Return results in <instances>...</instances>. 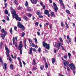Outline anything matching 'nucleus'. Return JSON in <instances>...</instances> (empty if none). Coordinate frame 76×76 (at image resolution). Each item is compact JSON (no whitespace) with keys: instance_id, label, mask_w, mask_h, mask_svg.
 <instances>
[{"instance_id":"nucleus-1","label":"nucleus","mask_w":76,"mask_h":76,"mask_svg":"<svg viewBox=\"0 0 76 76\" xmlns=\"http://www.w3.org/2000/svg\"><path fill=\"white\" fill-rule=\"evenodd\" d=\"M12 18L15 19V18L16 20H19V21H21V18L20 17H19L18 15L16 14V11L13 10L12 12Z\"/></svg>"},{"instance_id":"nucleus-2","label":"nucleus","mask_w":76,"mask_h":76,"mask_svg":"<svg viewBox=\"0 0 76 76\" xmlns=\"http://www.w3.org/2000/svg\"><path fill=\"white\" fill-rule=\"evenodd\" d=\"M23 47V45H22V41H20L19 46L18 47V49L19 50H20V54H22V48Z\"/></svg>"},{"instance_id":"nucleus-3","label":"nucleus","mask_w":76,"mask_h":76,"mask_svg":"<svg viewBox=\"0 0 76 76\" xmlns=\"http://www.w3.org/2000/svg\"><path fill=\"white\" fill-rule=\"evenodd\" d=\"M18 26L20 29H22L23 31L25 30V27L23 26V25L21 24L20 22H19L18 23Z\"/></svg>"},{"instance_id":"nucleus-4","label":"nucleus","mask_w":76,"mask_h":76,"mask_svg":"<svg viewBox=\"0 0 76 76\" xmlns=\"http://www.w3.org/2000/svg\"><path fill=\"white\" fill-rule=\"evenodd\" d=\"M69 67L72 70H75L76 67L75 66V64H70L69 65Z\"/></svg>"},{"instance_id":"nucleus-5","label":"nucleus","mask_w":76,"mask_h":76,"mask_svg":"<svg viewBox=\"0 0 76 76\" xmlns=\"http://www.w3.org/2000/svg\"><path fill=\"white\" fill-rule=\"evenodd\" d=\"M5 49L7 52L6 55L8 57H10L9 56V53H10L9 50V49H8V48L7 47V46H5Z\"/></svg>"},{"instance_id":"nucleus-6","label":"nucleus","mask_w":76,"mask_h":76,"mask_svg":"<svg viewBox=\"0 0 76 76\" xmlns=\"http://www.w3.org/2000/svg\"><path fill=\"white\" fill-rule=\"evenodd\" d=\"M64 66H67L69 64V62L67 61H64Z\"/></svg>"},{"instance_id":"nucleus-7","label":"nucleus","mask_w":76,"mask_h":76,"mask_svg":"<svg viewBox=\"0 0 76 76\" xmlns=\"http://www.w3.org/2000/svg\"><path fill=\"white\" fill-rule=\"evenodd\" d=\"M31 2L33 4H37V0H30Z\"/></svg>"},{"instance_id":"nucleus-8","label":"nucleus","mask_w":76,"mask_h":76,"mask_svg":"<svg viewBox=\"0 0 76 76\" xmlns=\"http://www.w3.org/2000/svg\"><path fill=\"white\" fill-rule=\"evenodd\" d=\"M59 1L60 2V4L61 6H62L64 7V8H65L64 7V5L63 4V1L62 0H59Z\"/></svg>"},{"instance_id":"nucleus-9","label":"nucleus","mask_w":76,"mask_h":76,"mask_svg":"<svg viewBox=\"0 0 76 76\" xmlns=\"http://www.w3.org/2000/svg\"><path fill=\"white\" fill-rule=\"evenodd\" d=\"M62 45H63L60 43H58V45H57L58 50H59L60 49V46H61V47Z\"/></svg>"},{"instance_id":"nucleus-10","label":"nucleus","mask_w":76,"mask_h":76,"mask_svg":"<svg viewBox=\"0 0 76 76\" xmlns=\"http://www.w3.org/2000/svg\"><path fill=\"white\" fill-rule=\"evenodd\" d=\"M15 39L16 41H17V39H18V37H16L15 38L13 37L12 41L13 42V44H14L15 43Z\"/></svg>"},{"instance_id":"nucleus-11","label":"nucleus","mask_w":76,"mask_h":76,"mask_svg":"<svg viewBox=\"0 0 76 76\" xmlns=\"http://www.w3.org/2000/svg\"><path fill=\"white\" fill-rule=\"evenodd\" d=\"M54 10L55 12H57V10H58V7H57V5L55 6Z\"/></svg>"},{"instance_id":"nucleus-12","label":"nucleus","mask_w":76,"mask_h":76,"mask_svg":"<svg viewBox=\"0 0 76 76\" xmlns=\"http://www.w3.org/2000/svg\"><path fill=\"white\" fill-rule=\"evenodd\" d=\"M56 59L54 58L52 59V62L53 64H54V63L56 62Z\"/></svg>"},{"instance_id":"nucleus-13","label":"nucleus","mask_w":76,"mask_h":76,"mask_svg":"<svg viewBox=\"0 0 76 76\" xmlns=\"http://www.w3.org/2000/svg\"><path fill=\"white\" fill-rule=\"evenodd\" d=\"M33 50V48L31 47L30 49V52H29V54L31 55L32 54V50Z\"/></svg>"},{"instance_id":"nucleus-14","label":"nucleus","mask_w":76,"mask_h":76,"mask_svg":"<svg viewBox=\"0 0 76 76\" xmlns=\"http://www.w3.org/2000/svg\"><path fill=\"white\" fill-rule=\"evenodd\" d=\"M47 45V44L45 43V42L43 41V45L44 47H46Z\"/></svg>"},{"instance_id":"nucleus-15","label":"nucleus","mask_w":76,"mask_h":76,"mask_svg":"<svg viewBox=\"0 0 76 76\" xmlns=\"http://www.w3.org/2000/svg\"><path fill=\"white\" fill-rule=\"evenodd\" d=\"M48 13H49V11L48 10H45V15H48Z\"/></svg>"},{"instance_id":"nucleus-16","label":"nucleus","mask_w":76,"mask_h":76,"mask_svg":"<svg viewBox=\"0 0 76 76\" xmlns=\"http://www.w3.org/2000/svg\"><path fill=\"white\" fill-rule=\"evenodd\" d=\"M37 14L38 16H40L41 15V12L39 11H37Z\"/></svg>"},{"instance_id":"nucleus-17","label":"nucleus","mask_w":76,"mask_h":76,"mask_svg":"<svg viewBox=\"0 0 76 76\" xmlns=\"http://www.w3.org/2000/svg\"><path fill=\"white\" fill-rule=\"evenodd\" d=\"M5 35H4V34H1V37L2 38V39H4V38H5Z\"/></svg>"},{"instance_id":"nucleus-18","label":"nucleus","mask_w":76,"mask_h":76,"mask_svg":"<svg viewBox=\"0 0 76 76\" xmlns=\"http://www.w3.org/2000/svg\"><path fill=\"white\" fill-rule=\"evenodd\" d=\"M23 19H24V20H25L26 21L28 20V17L26 16H24L23 17Z\"/></svg>"},{"instance_id":"nucleus-19","label":"nucleus","mask_w":76,"mask_h":76,"mask_svg":"<svg viewBox=\"0 0 76 76\" xmlns=\"http://www.w3.org/2000/svg\"><path fill=\"white\" fill-rule=\"evenodd\" d=\"M4 69L5 70H6L7 69V64H6V63L4 64Z\"/></svg>"},{"instance_id":"nucleus-20","label":"nucleus","mask_w":76,"mask_h":76,"mask_svg":"<svg viewBox=\"0 0 76 76\" xmlns=\"http://www.w3.org/2000/svg\"><path fill=\"white\" fill-rule=\"evenodd\" d=\"M46 47V48L47 49H48V50H49L50 49V45H47Z\"/></svg>"},{"instance_id":"nucleus-21","label":"nucleus","mask_w":76,"mask_h":76,"mask_svg":"<svg viewBox=\"0 0 76 76\" xmlns=\"http://www.w3.org/2000/svg\"><path fill=\"white\" fill-rule=\"evenodd\" d=\"M44 66L43 65H42L40 66V69L42 70H43L44 69Z\"/></svg>"},{"instance_id":"nucleus-22","label":"nucleus","mask_w":76,"mask_h":76,"mask_svg":"<svg viewBox=\"0 0 76 76\" xmlns=\"http://www.w3.org/2000/svg\"><path fill=\"white\" fill-rule=\"evenodd\" d=\"M27 11H31V7H27Z\"/></svg>"},{"instance_id":"nucleus-23","label":"nucleus","mask_w":76,"mask_h":76,"mask_svg":"<svg viewBox=\"0 0 76 76\" xmlns=\"http://www.w3.org/2000/svg\"><path fill=\"white\" fill-rule=\"evenodd\" d=\"M10 69H13V64H11L10 65Z\"/></svg>"},{"instance_id":"nucleus-24","label":"nucleus","mask_w":76,"mask_h":76,"mask_svg":"<svg viewBox=\"0 0 76 76\" xmlns=\"http://www.w3.org/2000/svg\"><path fill=\"white\" fill-rule=\"evenodd\" d=\"M25 5L26 6V7H27L28 6V1H26V2L25 4Z\"/></svg>"},{"instance_id":"nucleus-25","label":"nucleus","mask_w":76,"mask_h":76,"mask_svg":"<svg viewBox=\"0 0 76 76\" xmlns=\"http://www.w3.org/2000/svg\"><path fill=\"white\" fill-rule=\"evenodd\" d=\"M45 67L46 69H47V68H48V64L47 63H45Z\"/></svg>"},{"instance_id":"nucleus-26","label":"nucleus","mask_w":76,"mask_h":76,"mask_svg":"<svg viewBox=\"0 0 76 76\" xmlns=\"http://www.w3.org/2000/svg\"><path fill=\"white\" fill-rule=\"evenodd\" d=\"M30 45L32 47H34L35 46V45L33 44L32 42H31V43H30Z\"/></svg>"},{"instance_id":"nucleus-27","label":"nucleus","mask_w":76,"mask_h":76,"mask_svg":"<svg viewBox=\"0 0 76 76\" xmlns=\"http://www.w3.org/2000/svg\"><path fill=\"white\" fill-rule=\"evenodd\" d=\"M5 13L6 15H7L8 13H9V12H8V11L7 10H5Z\"/></svg>"},{"instance_id":"nucleus-28","label":"nucleus","mask_w":76,"mask_h":76,"mask_svg":"<svg viewBox=\"0 0 76 76\" xmlns=\"http://www.w3.org/2000/svg\"><path fill=\"white\" fill-rule=\"evenodd\" d=\"M1 31L2 33H4L5 31V30H4V29H2L1 30Z\"/></svg>"},{"instance_id":"nucleus-29","label":"nucleus","mask_w":76,"mask_h":76,"mask_svg":"<svg viewBox=\"0 0 76 76\" xmlns=\"http://www.w3.org/2000/svg\"><path fill=\"white\" fill-rule=\"evenodd\" d=\"M25 33L24 32H23L22 34V35H21V37H24V36H25Z\"/></svg>"},{"instance_id":"nucleus-30","label":"nucleus","mask_w":76,"mask_h":76,"mask_svg":"<svg viewBox=\"0 0 76 76\" xmlns=\"http://www.w3.org/2000/svg\"><path fill=\"white\" fill-rule=\"evenodd\" d=\"M4 35L5 36H6V35H7V31H4Z\"/></svg>"},{"instance_id":"nucleus-31","label":"nucleus","mask_w":76,"mask_h":76,"mask_svg":"<svg viewBox=\"0 0 76 76\" xmlns=\"http://www.w3.org/2000/svg\"><path fill=\"white\" fill-rule=\"evenodd\" d=\"M15 44V47H17V46H18V44L16 43V42H14V43Z\"/></svg>"},{"instance_id":"nucleus-32","label":"nucleus","mask_w":76,"mask_h":76,"mask_svg":"<svg viewBox=\"0 0 76 76\" xmlns=\"http://www.w3.org/2000/svg\"><path fill=\"white\" fill-rule=\"evenodd\" d=\"M34 41L36 44H37V43H38V41H37V38H36L35 39Z\"/></svg>"},{"instance_id":"nucleus-33","label":"nucleus","mask_w":76,"mask_h":76,"mask_svg":"<svg viewBox=\"0 0 76 76\" xmlns=\"http://www.w3.org/2000/svg\"><path fill=\"white\" fill-rule=\"evenodd\" d=\"M2 45L3 43L2 42H1L0 44V48H2Z\"/></svg>"},{"instance_id":"nucleus-34","label":"nucleus","mask_w":76,"mask_h":76,"mask_svg":"<svg viewBox=\"0 0 76 76\" xmlns=\"http://www.w3.org/2000/svg\"><path fill=\"white\" fill-rule=\"evenodd\" d=\"M66 13H68V14H70V11L69 10H66Z\"/></svg>"},{"instance_id":"nucleus-35","label":"nucleus","mask_w":76,"mask_h":76,"mask_svg":"<svg viewBox=\"0 0 76 76\" xmlns=\"http://www.w3.org/2000/svg\"><path fill=\"white\" fill-rule=\"evenodd\" d=\"M68 56L69 58H70V57L71 56V54L70 53H68Z\"/></svg>"},{"instance_id":"nucleus-36","label":"nucleus","mask_w":76,"mask_h":76,"mask_svg":"<svg viewBox=\"0 0 76 76\" xmlns=\"http://www.w3.org/2000/svg\"><path fill=\"white\" fill-rule=\"evenodd\" d=\"M28 40L29 42H32V39H28Z\"/></svg>"},{"instance_id":"nucleus-37","label":"nucleus","mask_w":76,"mask_h":76,"mask_svg":"<svg viewBox=\"0 0 76 76\" xmlns=\"http://www.w3.org/2000/svg\"><path fill=\"white\" fill-rule=\"evenodd\" d=\"M14 2H15L16 5L17 6H18V2H17V1H16L15 0L14 1Z\"/></svg>"},{"instance_id":"nucleus-38","label":"nucleus","mask_w":76,"mask_h":76,"mask_svg":"<svg viewBox=\"0 0 76 76\" xmlns=\"http://www.w3.org/2000/svg\"><path fill=\"white\" fill-rule=\"evenodd\" d=\"M33 62L34 63V65H35L36 64V62L35 59H34L33 61Z\"/></svg>"},{"instance_id":"nucleus-39","label":"nucleus","mask_w":76,"mask_h":76,"mask_svg":"<svg viewBox=\"0 0 76 76\" xmlns=\"http://www.w3.org/2000/svg\"><path fill=\"white\" fill-rule=\"evenodd\" d=\"M10 32L11 34H12L13 32V31H12V28H10Z\"/></svg>"},{"instance_id":"nucleus-40","label":"nucleus","mask_w":76,"mask_h":76,"mask_svg":"<svg viewBox=\"0 0 76 76\" xmlns=\"http://www.w3.org/2000/svg\"><path fill=\"white\" fill-rule=\"evenodd\" d=\"M54 12H52L51 13V14H50V16H53V15H54Z\"/></svg>"},{"instance_id":"nucleus-41","label":"nucleus","mask_w":76,"mask_h":76,"mask_svg":"<svg viewBox=\"0 0 76 76\" xmlns=\"http://www.w3.org/2000/svg\"><path fill=\"white\" fill-rule=\"evenodd\" d=\"M25 45L24 47L26 49V40L25 41Z\"/></svg>"},{"instance_id":"nucleus-42","label":"nucleus","mask_w":76,"mask_h":76,"mask_svg":"<svg viewBox=\"0 0 76 76\" xmlns=\"http://www.w3.org/2000/svg\"><path fill=\"white\" fill-rule=\"evenodd\" d=\"M66 69L67 70V71H68V72H69V71H70V68H69V67H67Z\"/></svg>"},{"instance_id":"nucleus-43","label":"nucleus","mask_w":76,"mask_h":76,"mask_svg":"<svg viewBox=\"0 0 76 76\" xmlns=\"http://www.w3.org/2000/svg\"><path fill=\"white\" fill-rule=\"evenodd\" d=\"M37 35H38L39 36V35H40V33L39 32L37 31Z\"/></svg>"},{"instance_id":"nucleus-44","label":"nucleus","mask_w":76,"mask_h":76,"mask_svg":"<svg viewBox=\"0 0 76 76\" xmlns=\"http://www.w3.org/2000/svg\"><path fill=\"white\" fill-rule=\"evenodd\" d=\"M8 58H9L10 61H12V58L10 57H8Z\"/></svg>"},{"instance_id":"nucleus-45","label":"nucleus","mask_w":76,"mask_h":76,"mask_svg":"<svg viewBox=\"0 0 76 76\" xmlns=\"http://www.w3.org/2000/svg\"><path fill=\"white\" fill-rule=\"evenodd\" d=\"M33 69L34 70H36V69H37V68H36L35 66H34L33 67Z\"/></svg>"},{"instance_id":"nucleus-46","label":"nucleus","mask_w":76,"mask_h":76,"mask_svg":"<svg viewBox=\"0 0 76 76\" xmlns=\"http://www.w3.org/2000/svg\"><path fill=\"white\" fill-rule=\"evenodd\" d=\"M20 65L21 67H22V62H21V61H20Z\"/></svg>"},{"instance_id":"nucleus-47","label":"nucleus","mask_w":76,"mask_h":76,"mask_svg":"<svg viewBox=\"0 0 76 76\" xmlns=\"http://www.w3.org/2000/svg\"><path fill=\"white\" fill-rule=\"evenodd\" d=\"M59 39L60 42H62L63 41V40H62V38L61 37Z\"/></svg>"},{"instance_id":"nucleus-48","label":"nucleus","mask_w":76,"mask_h":76,"mask_svg":"<svg viewBox=\"0 0 76 76\" xmlns=\"http://www.w3.org/2000/svg\"><path fill=\"white\" fill-rule=\"evenodd\" d=\"M14 29L15 31H16V29H17V27L15 26L14 27Z\"/></svg>"},{"instance_id":"nucleus-49","label":"nucleus","mask_w":76,"mask_h":76,"mask_svg":"<svg viewBox=\"0 0 76 76\" xmlns=\"http://www.w3.org/2000/svg\"><path fill=\"white\" fill-rule=\"evenodd\" d=\"M21 9V7H20V6H19L18 7V10H20Z\"/></svg>"},{"instance_id":"nucleus-50","label":"nucleus","mask_w":76,"mask_h":76,"mask_svg":"<svg viewBox=\"0 0 76 76\" xmlns=\"http://www.w3.org/2000/svg\"><path fill=\"white\" fill-rule=\"evenodd\" d=\"M0 61L1 63H3V61H2V59L1 58H0Z\"/></svg>"},{"instance_id":"nucleus-51","label":"nucleus","mask_w":76,"mask_h":76,"mask_svg":"<svg viewBox=\"0 0 76 76\" xmlns=\"http://www.w3.org/2000/svg\"><path fill=\"white\" fill-rule=\"evenodd\" d=\"M39 18H43V16L42 15H41V16H39Z\"/></svg>"},{"instance_id":"nucleus-52","label":"nucleus","mask_w":76,"mask_h":76,"mask_svg":"<svg viewBox=\"0 0 76 76\" xmlns=\"http://www.w3.org/2000/svg\"><path fill=\"white\" fill-rule=\"evenodd\" d=\"M62 47V49L63 50H65V49L64 48V47L63 46H61Z\"/></svg>"},{"instance_id":"nucleus-53","label":"nucleus","mask_w":76,"mask_h":76,"mask_svg":"<svg viewBox=\"0 0 76 76\" xmlns=\"http://www.w3.org/2000/svg\"><path fill=\"white\" fill-rule=\"evenodd\" d=\"M64 58H65V59H66V58H67V55H65L64 56Z\"/></svg>"},{"instance_id":"nucleus-54","label":"nucleus","mask_w":76,"mask_h":76,"mask_svg":"<svg viewBox=\"0 0 76 76\" xmlns=\"http://www.w3.org/2000/svg\"><path fill=\"white\" fill-rule=\"evenodd\" d=\"M40 4L41 6H42L43 5H44V4H43V3H42V2H40Z\"/></svg>"},{"instance_id":"nucleus-55","label":"nucleus","mask_w":76,"mask_h":76,"mask_svg":"<svg viewBox=\"0 0 76 76\" xmlns=\"http://www.w3.org/2000/svg\"><path fill=\"white\" fill-rule=\"evenodd\" d=\"M35 25H37V26H38V23L37 22H36L35 23Z\"/></svg>"},{"instance_id":"nucleus-56","label":"nucleus","mask_w":76,"mask_h":76,"mask_svg":"<svg viewBox=\"0 0 76 76\" xmlns=\"http://www.w3.org/2000/svg\"><path fill=\"white\" fill-rule=\"evenodd\" d=\"M28 16H29L30 17H31L32 16V14H29L28 15Z\"/></svg>"},{"instance_id":"nucleus-57","label":"nucleus","mask_w":76,"mask_h":76,"mask_svg":"<svg viewBox=\"0 0 76 76\" xmlns=\"http://www.w3.org/2000/svg\"><path fill=\"white\" fill-rule=\"evenodd\" d=\"M61 25L62 26H64V24L63 23H61Z\"/></svg>"},{"instance_id":"nucleus-58","label":"nucleus","mask_w":76,"mask_h":76,"mask_svg":"<svg viewBox=\"0 0 76 76\" xmlns=\"http://www.w3.org/2000/svg\"><path fill=\"white\" fill-rule=\"evenodd\" d=\"M67 39H70V38H69V35L67 36Z\"/></svg>"},{"instance_id":"nucleus-59","label":"nucleus","mask_w":76,"mask_h":76,"mask_svg":"<svg viewBox=\"0 0 76 76\" xmlns=\"http://www.w3.org/2000/svg\"><path fill=\"white\" fill-rule=\"evenodd\" d=\"M23 63L24 65H26V63H25V61H23Z\"/></svg>"},{"instance_id":"nucleus-60","label":"nucleus","mask_w":76,"mask_h":76,"mask_svg":"<svg viewBox=\"0 0 76 76\" xmlns=\"http://www.w3.org/2000/svg\"><path fill=\"white\" fill-rule=\"evenodd\" d=\"M4 5L5 6V7H7V3H5L4 4Z\"/></svg>"},{"instance_id":"nucleus-61","label":"nucleus","mask_w":76,"mask_h":76,"mask_svg":"<svg viewBox=\"0 0 76 76\" xmlns=\"http://www.w3.org/2000/svg\"><path fill=\"white\" fill-rule=\"evenodd\" d=\"M2 22H4V23H6V20H2Z\"/></svg>"},{"instance_id":"nucleus-62","label":"nucleus","mask_w":76,"mask_h":76,"mask_svg":"<svg viewBox=\"0 0 76 76\" xmlns=\"http://www.w3.org/2000/svg\"><path fill=\"white\" fill-rule=\"evenodd\" d=\"M38 51L39 53L41 52V48H39V49H38Z\"/></svg>"},{"instance_id":"nucleus-63","label":"nucleus","mask_w":76,"mask_h":76,"mask_svg":"<svg viewBox=\"0 0 76 76\" xmlns=\"http://www.w3.org/2000/svg\"><path fill=\"white\" fill-rule=\"evenodd\" d=\"M33 51H35V52H36V51H37V50L35 49L34 48L33 49Z\"/></svg>"},{"instance_id":"nucleus-64","label":"nucleus","mask_w":76,"mask_h":76,"mask_svg":"<svg viewBox=\"0 0 76 76\" xmlns=\"http://www.w3.org/2000/svg\"><path fill=\"white\" fill-rule=\"evenodd\" d=\"M67 28H69V25H68L67 24H66V25Z\"/></svg>"}]
</instances>
